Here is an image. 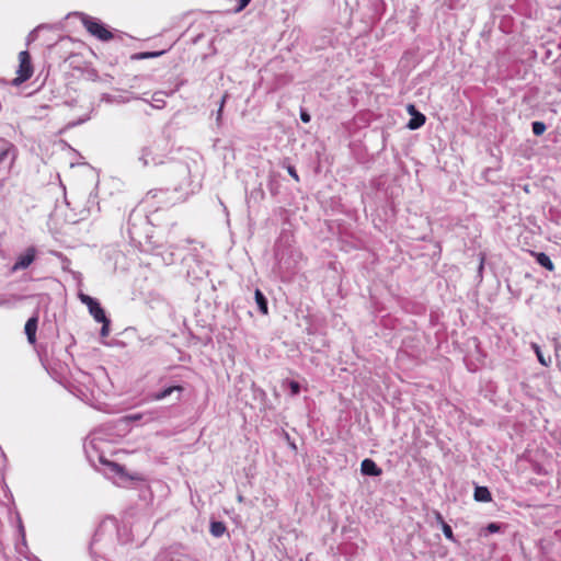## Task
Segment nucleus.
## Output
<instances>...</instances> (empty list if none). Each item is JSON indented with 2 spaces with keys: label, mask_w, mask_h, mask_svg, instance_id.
<instances>
[{
  "label": "nucleus",
  "mask_w": 561,
  "mask_h": 561,
  "mask_svg": "<svg viewBox=\"0 0 561 561\" xmlns=\"http://www.w3.org/2000/svg\"><path fill=\"white\" fill-rule=\"evenodd\" d=\"M445 537L450 541H456L451 527L447 523L440 526Z\"/></svg>",
  "instance_id": "obj_16"
},
{
  "label": "nucleus",
  "mask_w": 561,
  "mask_h": 561,
  "mask_svg": "<svg viewBox=\"0 0 561 561\" xmlns=\"http://www.w3.org/2000/svg\"><path fill=\"white\" fill-rule=\"evenodd\" d=\"M474 500L478 502H491L492 495L486 486H477L474 489Z\"/></svg>",
  "instance_id": "obj_8"
},
{
  "label": "nucleus",
  "mask_w": 561,
  "mask_h": 561,
  "mask_svg": "<svg viewBox=\"0 0 561 561\" xmlns=\"http://www.w3.org/2000/svg\"><path fill=\"white\" fill-rule=\"evenodd\" d=\"M501 529V526L497 524V523H490L488 526H486V530L489 533H497L500 531Z\"/></svg>",
  "instance_id": "obj_21"
},
{
  "label": "nucleus",
  "mask_w": 561,
  "mask_h": 561,
  "mask_svg": "<svg viewBox=\"0 0 561 561\" xmlns=\"http://www.w3.org/2000/svg\"><path fill=\"white\" fill-rule=\"evenodd\" d=\"M162 54H163V51H145V53H139V54L135 55L134 58L135 59L154 58V57H159Z\"/></svg>",
  "instance_id": "obj_13"
},
{
  "label": "nucleus",
  "mask_w": 561,
  "mask_h": 561,
  "mask_svg": "<svg viewBox=\"0 0 561 561\" xmlns=\"http://www.w3.org/2000/svg\"><path fill=\"white\" fill-rule=\"evenodd\" d=\"M78 297L88 307L90 314L96 322L104 321L107 318L104 309L94 298L83 293H80Z\"/></svg>",
  "instance_id": "obj_3"
},
{
  "label": "nucleus",
  "mask_w": 561,
  "mask_h": 561,
  "mask_svg": "<svg viewBox=\"0 0 561 561\" xmlns=\"http://www.w3.org/2000/svg\"><path fill=\"white\" fill-rule=\"evenodd\" d=\"M408 112L410 115H414L415 113H417L419 111H416L415 106L413 104H409L408 107H407Z\"/></svg>",
  "instance_id": "obj_26"
},
{
  "label": "nucleus",
  "mask_w": 561,
  "mask_h": 561,
  "mask_svg": "<svg viewBox=\"0 0 561 561\" xmlns=\"http://www.w3.org/2000/svg\"><path fill=\"white\" fill-rule=\"evenodd\" d=\"M251 0H238V8H237V12H240L242 11L249 3H250Z\"/></svg>",
  "instance_id": "obj_23"
},
{
  "label": "nucleus",
  "mask_w": 561,
  "mask_h": 561,
  "mask_svg": "<svg viewBox=\"0 0 561 561\" xmlns=\"http://www.w3.org/2000/svg\"><path fill=\"white\" fill-rule=\"evenodd\" d=\"M360 471L365 476L373 477H378L382 473V470L377 466V463L369 458H366L362 461Z\"/></svg>",
  "instance_id": "obj_6"
},
{
  "label": "nucleus",
  "mask_w": 561,
  "mask_h": 561,
  "mask_svg": "<svg viewBox=\"0 0 561 561\" xmlns=\"http://www.w3.org/2000/svg\"><path fill=\"white\" fill-rule=\"evenodd\" d=\"M227 98H228L227 93H225L224 96L221 98L220 105H219V108H218V114H217V119L218 121L221 118L222 110H224V106H225Z\"/></svg>",
  "instance_id": "obj_19"
},
{
  "label": "nucleus",
  "mask_w": 561,
  "mask_h": 561,
  "mask_svg": "<svg viewBox=\"0 0 561 561\" xmlns=\"http://www.w3.org/2000/svg\"><path fill=\"white\" fill-rule=\"evenodd\" d=\"M300 119L304 122V123H309L311 117L309 115V113H307L306 111H301L300 112Z\"/></svg>",
  "instance_id": "obj_24"
},
{
  "label": "nucleus",
  "mask_w": 561,
  "mask_h": 561,
  "mask_svg": "<svg viewBox=\"0 0 561 561\" xmlns=\"http://www.w3.org/2000/svg\"><path fill=\"white\" fill-rule=\"evenodd\" d=\"M534 255L536 257L537 263L540 264L542 267L547 268L548 271L554 270V264L546 253H534Z\"/></svg>",
  "instance_id": "obj_9"
},
{
  "label": "nucleus",
  "mask_w": 561,
  "mask_h": 561,
  "mask_svg": "<svg viewBox=\"0 0 561 561\" xmlns=\"http://www.w3.org/2000/svg\"><path fill=\"white\" fill-rule=\"evenodd\" d=\"M255 301L259 306L260 311L263 314H267V312H268L267 300L260 289L255 290Z\"/></svg>",
  "instance_id": "obj_11"
},
{
  "label": "nucleus",
  "mask_w": 561,
  "mask_h": 561,
  "mask_svg": "<svg viewBox=\"0 0 561 561\" xmlns=\"http://www.w3.org/2000/svg\"><path fill=\"white\" fill-rule=\"evenodd\" d=\"M287 172L296 182H299V175L293 165L287 167Z\"/></svg>",
  "instance_id": "obj_20"
},
{
  "label": "nucleus",
  "mask_w": 561,
  "mask_h": 561,
  "mask_svg": "<svg viewBox=\"0 0 561 561\" xmlns=\"http://www.w3.org/2000/svg\"><path fill=\"white\" fill-rule=\"evenodd\" d=\"M183 390H184V388L182 386H170L159 392L152 393L150 396V399L152 401H161V400L165 399L167 397H169L170 394H172L173 392L176 391L179 393H182Z\"/></svg>",
  "instance_id": "obj_7"
},
{
  "label": "nucleus",
  "mask_w": 561,
  "mask_h": 561,
  "mask_svg": "<svg viewBox=\"0 0 561 561\" xmlns=\"http://www.w3.org/2000/svg\"><path fill=\"white\" fill-rule=\"evenodd\" d=\"M8 153H9V149L2 150V151L0 152V163H1L2 161H4V159L7 158Z\"/></svg>",
  "instance_id": "obj_27"
},
{
  "label": "nucleus",
  "mask_w": 561,
  "mask_h": 561,
  "mask_svg": "<svg viewBox=\"0 0 561 561\" xmlns=\"http://www.w3.org/2000/svg\"><path fill=\"white\" fill-rule=\"evenodd\" d=\"M483 265H484V255L482 254L481 255V259H480V265H479V270L482 271L483 270Z\"/></svg>",
  "instance_id": "obj_28"
},
{
  "label": "nucleus",
  "mask_w": 561,
  "mask_h": 561,
  "mask_svg": "<svg viewBox=\"0 0 561 561\" xmlns=\"http://www.w3.org/2000/svg\"><path fill=\"white\" fill-rule=\"evenodd\" d=\"M19 67L16 70V77L12 80L11 84L14 87H19L28 79L34 73V67L32 64L31 55L27 50H23L19 53Z\"/></svg>",
  "instance_id": "obj_1"
},
{
  "label": "nucleus",
  "mask_w": 561,
  "mask_h": 561,
  "mask_svg": "<svg viewBox=\"0 0 561 561\" xmlns=\"http://www.w3.org/2000/svg\"><path fill=\"white\" fill-rule=\"evenodd\" d=\"M535 351H536V354H537V357H538V360L540 362V364H542L543 366H547V363L540 352L539 346L535 345Z\"/></svg>",
  "instance_id": "obj_22"
},
{
  "label": "nucleus",
  "mask_w": 561,
  "mask_h": 561,
  "mask_svg": "<svg viewBox=\"0 0 561 561\" xmlns=\"http://www.w3.org/2000/svg\"><path fill=\"white\" fill-rule=\"evenodd\" d=\"M37 250L34 247H28L24 253L20 254L13 264L11 271L18 272L27 268L35 260Z\"/></svg>",
  "instance_id": "obj_4"
},
{
  "label": "nucleus",
  "mask_w": 561,
  "mask_h": 561,
  "mask_svg": "<svg viewBox=\"0 0 561 561\" xmlns=\"http://www.w3.org/2000/svg\"><path fill=\"white\" fill-rule=\"evenodd\" d=\"M81 21L87 32L99 41L108 42L114 37V34L94 18L83 16Z\"/></svg>",
  "instance_id": "obj_2"
},
{
  "label": "nucleus",
  "mask_w": 561,
  "mask_h": 561,
  "mask_svg": "<svg viewBox=\"0 0 561 561\" xmlns=\"http://www.w3.org/2000/svg\"><path fill=\"white\" fill-rule=\"evenodd\" d=\"M434 516H435L436 522H437L440 526L443 525V523H446V522L444 520L443 515H442L438 511H434Z\"/></svg>",
  "instance_id": "obj_25"
},
{
  "label": "nucleus",
  "mask_w": 561,
  "mask_h": 561,
  "mask_svg": "<svg viewBox=\"0 0 561 561\" xmlns=\"http://www.w3.org/2000/svg\"><path fill=\"white\" fill-rule=\"evenodd\" d=\"M546 131V125L542 122H534L533 123V133L536 136H540Z\"/></svg>",
  "instance_id": "obj_15"
},
{
  "label": "nucleus",
  "mask_w": 561,
  "mask_h": 561,
  "mask_svg": "<svg viewBox=\"0 0 561 561\" xmlns=\"http://www.w3.org/2000/svg\"><path fill=\"white\" fill-rule=\"evenodd\" d=\"M100 323H102L101 335L106 336L110 330V319L106 318L104 321H101Z\"/></svg>",
  "instance_id": "obj_18"
},
{
  "label": "nucleus",
  "mask_w": 561,
  "mask_h": 561,
  "mask_svg": "<svg viewBox=\"0 0 561 561\" xmlns=\"http://www.w3.org/2000/svg\"><path fill=\"white\" fill-rule=\"evenodd\" d=\"M106 465L108 466V468L113 472H115V473H117L119 476H123L125 473V468L122 465L117 463V462L107 461Z\"/></svg>",
  "instance_id": "obj_14"
},
{
  "label": "nucleus",
  "mask_w": 561,
  "mask_h": 561,
  "mask_svg": "<svg viewBox=\"0 0 561 561\" xmlns=\"http://www.w3.org/2000/svg\"><path fill=\"white\" fill-rule=\"evenodd\" d=\"M226 531V526L221 522H213L210 524V533L215 537H220Z\"/></svg>",
  "instance_id": "obj_12"
},
{
  "label": "nucleus",
  "mask_w": 561,
  "mask_h": 561,
  "mask_svg": "<svg viewBox=\"0 0 561 561\" xmlns=\"http://www.w3.org/2000/svg\"><path fill=\"white\" fill-rule=\"evenodd\" d=\"M288 385L293 396H297L300 392V385L297 381L290 380Z\"/></svg>",
  "instance_id": "obj_17"
},
{
  "label": "nucleus",
  "mask_w": 561,
  "mask_h": 561,
  "mask_svg": "<svg viewBox=\"0 0 561 561\" xmlns=\"http://www.w3.org/2000/svg\"><path fill=\"white\" fill-rule=\"evenodd\" d=\"M426 117L424 114L417 112L415 113L412 118L408 123V127L412 130L417 129L422 127L425 124Z\"/></svg>",
  "instance_id": "obj_10"
},
{
  "label": "nucleus",
  "mask_w": 561,
  "mask_h": 561,
  "mask_svg": "<svg viewBox=\"0 0 561 561\" xmlns=\"http://www.w3.org/2000/svg\"><path fill=\"white\" fill-rule=\"evenodd\" d=\"M38 325V317L34 316L30 318L24 327L25 334L27 336V341L30 344H35L36 342V331Z\"/></svg>",
  "instance_id": "obj_5"
}]
</instances>
